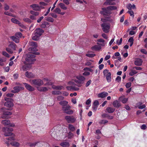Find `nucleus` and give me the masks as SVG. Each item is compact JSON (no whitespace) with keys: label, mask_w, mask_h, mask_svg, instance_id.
<instances>
[{"label":"nucleus","mask_w":147,"mask_h":147,"mask_svg":"<svg viewBox=\"0 0 147 147\" xmlns=\"http://www.w3.org/2000/svg\"><path fill=\"white\" fill-rule=\"evenodd\" d=\"M15 138L13 136L6 138L4 142L8 146L10 144L11 146H14L15 147H19L20 144L19 143L16 141L11 142L12 141H15Z\"/></svg>","instance_id":"obj_1"},{"label":"nucleus","mask_w":147,"mask_h":147,"mask_svg":"<svg viewBox=\"0 0 147 147\" xmlns=\"http://www.w3.org/2000/svg\"><path fill=\"white\" fill-rule=\"evenodd\" d=\"M44 30L40 28H38L34 31V34H33L32 39L36 40H38L39 37L42 35L44 32Z\"/></svg>","instance_id":"obj_2"},{"label":"nucleus","mask_w":147,"mask_h":147,"mask_svg":"<svg viewBox=\"0 0 147 147\" xmlns=\"http://www.w3.org/2000/svg\"><path fill=\"white\" fill-rule=\"evenodd\" d=\"M38 53H34L32 54H28L26 55V57L25 58V61H26L27 63H32V62L35 61V55H38Z\"/></svg>","instance_id":"obj_3"},{"label":"nucleus","mask_w":147,"mask_h":147,"mask_svg":"<svg viewBox=\"0 0 147 147\" xmlns=\"http://www.w3.org/2000/svg\"><path fill=\"white\" fill-rule=\"evenodd\" d=\"M117 7L115 6H110L108 7L107 8H102V11H100L101 14L104 15H106L111 14L110 11L112 10L116 9Z\"/></svg>","instance_id":"obj_4"},{"label":"nucleus","mask_w":147,"mask_h":147,"mask_svg":"<svg viewBox=\"0 0 147 147\" xmlns=\"http://www.w3.org/2000/svg\"><path fill=\"white\" fill-rule=\"evenodd\" d=\"M29 82L31 84L39 86H42L44 84L43 80L40 79L30 80Z\"/></svg>","instance_id":"obj_5"},{"label":"nucleus","mask_w":147,"mask_h":147,"mask_svg":"<svg viewBox=\"0 0 147 147\" xmlns=\"http://www.w3.org/2000/svg\"><path fill=\"white\" fill-rule=\"evenodd\" d=\"M31 63H28L26 61H24V64L20 65V70L22 71H27L31 69L32 65Z\"/></svg>","instance_id":"obj_6"},{"label":"nucleus","mask_w":147,"mask_h":147,"mask_svg":"<svg viewBox=\"0 0 147 147\" xmlns=\"http://www.w3.org/2000/svg\"><path fill=\"white\" fill-rule=\"evenodd\" d=\"M85 78L84 77L81 75H79L74 77L73 80L76 83L82 84L84 82Z\"/></svg>","instance_id":"obj_7"},{"label":"nucleus","mask_w":147,"mask_h":147,"mask_svg":"<svg viewBox=\"0 0 147 147\" xmlns=\"http://www.w3.org/2000/svg\"><path fill=\"white\" fill-rule=\"evenodd\" d=\"M4 99L6 101L4 104L5 106L9 108H10L13 106V104L12 99L6 97Z\"/></svg>","instance_id":"obj_8"},{"label":"nucleus","mask_w":147,"mask_h":147,"mask_svg":"<svg viewBox=\"0 0 147 147\" xmlns=\"http://www.w3.org/2000/svg\"><path fill=\"white\" fill-rule=\"evenodd\" d=\"M13 129H10L8 127H3L2 130L3 132L4 133V135L6 136H11L13 135V134L10 132L12 131Z\"/></svg>","instance_id":"obj_9"},{"label":"nucleus","mask_w":147,"mask_h":147,"mask_svg":"<svg viewBox=\"0 0 147 147\" xmlns=\"http://www.w3.org/2000/svg\"><path fill=\"white\" fill-rule=\"evenodd\" d=\"M65 120L69 123H73L76 121V118L73 115H67L65 117Z\"/></svg>","instance_id":"obj_10"},{"label":"nucleus","mask_w":147,"mask_h":147,"mask_svg":"<svg viewBox=\"0 0 147 147\" xmlns=\"http://www.w3.org/2000/svg\"><path fill=\"white\" fill-rule=\"evenodd\" d=\"M70 107L69 105L62 107V109L64 112L69 115H71L73 113L74 111L71 110H70Z\"/></svg>","instance_id":"obj_11"},{"label":"nucleus","mask_w":147,"mask_h":147,"mask_svg":"<svg viewBox=\"0 0 147 147\" xmlns=\"http://www.w3.org/2000/svg\"><path fill=\"white\" fill-rule=\"evenodd\" d=\"M102 29L104 32L105 33H107L109 31L110 28V24L106 23H103L102 24Z\"/></svg>","instance_id":"obj_12"},{"label":"nucleus","mask_w":147,"mask_h":147,"mask_svg":"<svg viewBox=\"0 0 147 147\" xmlns=\"http://www.w3.org/2000/svg\"><path fill=\"white\" fill-rule=\"evenodd\" d=\"M38 91L41 92H45L47 91L51 88L49 87H46L44 86H38L37 87Z\"/></svg>","instance_id":"obj_13"},{"label":"nucleus","mask_w":147,"mask_h":147,"mask_svg":"<svg viewBox=\"0 0 147 147\" xmlns=\"http://www.w3.org/2000/svg\"><path fill=\"white\" fill-rule=\"evenodd\" d=\"M66 88L67 90L78 91L80 90L79 88L73 86H67Z\"/></svg>","instance_id":"obj_14"},{"label":"nucleus","mask_w":147,"mask_h":147,"mask_svg":"<svg viewBox=\"0 0 147 147\" xmlns=\"http://www.w3.org/2000/svg\"><path fill=\"white\" fill-rule=\"evenodd\" d=\"M24 85L25 88L29 91H33L35 90V88L30 85L26 83H24Z\"/></svg>","instance_id":"obj_15"},{"label":"nucleus","mask_w":147,"mask_h":147,"mask_svg":"<svg viewBox=\"0 0 147 147\" xmlns=\"http://www.w3.org/2000/svg\"><path fill=\"white\" fill-rule=\"evenodd\" d=\"M24 75L25 76L29 78H32L35 77L34 74L28 71L26 72Z\"/></svg>","instance_id":"obj_16"},{"label":"nucleus","mask_w":147,"mask_h":147,"mask_svg":"<svg viewBox=\"0 0 147 147\" xmlns=\"http://www.w3.org/2000/svg\"><path fill=\"white\" fill-rule=\"evenodd\" d=\"M13 89L14 90L11 91L13 93H18L21 90L24 89V88L21 86H16L14 87Z\"/></svg>","instance_id":"obj_17"},{"label":"nucleus","mask_w":147,"mask_h":147,"mask_svg":"<svg viewBox=\"0 0 147 147\" xmlns=\"http://www.w3.org/2000/svg\"><path fill=\"white\" fill-rule=\"evenodd\" d=\"M11 114V112L9 111L5 112L2 116L1 118L3 119L8 118V116L10 115Z\"/></svg>","instance_id":"obj_18"},{"label":"nucleus","mask_w":147,"mask_h":147,"mask_svg":"<svg viewBox=\"0 0 147 147\" xmlns=\"http://www.w3.org/2000/svg\"><path fill=\"white\" fill-rule=\"evenodd\" d=\"M107 92H105L99 93L98 95V98H104L108 95Z\"/></svg>","instance_id":"obj_19"},{"label":"nucleus","mask_w":147,"mask_h":147,"mask_svg":"<svg viewBox=\"0 0 147 147\" xmlns=\"http://www.w3.org/2000/svg\"><path fill=\"white\" fill-rule=\"evenodd\" d=\"M142 60L139 58L136 59L135 60L134 62L135 65H136L140 66L142 64Z\"/></svg>","instance_id":"obj_20"},{"label":"nucleus","mask_w":147,"mask_h":147,"mask_svg":"<svg viewBox=\"0 0 147 147\" xmlns=\"http://www.w3.org/2000/svg\"><path fill=\"white\" fill-rule=\"evenodd\" d=\"M127 7L129 11H131L132 9H136V6L134 4L132 5L130 3L128 4L127 5Z\"/></svg>","instance_id":"obj_21"},{"label":"nucleus","mask_w":147,"mask_h":147,"mask_svg":"<svg viewBox=\"0 0 147 147\" xmlns=\"http://www.w3.org/2000/svg\"><path fill=\"white\" fill-rule=\"evenodd\" d=\"M30 7L35 11H40V7L38 5L33 4L31 5Z\"/></svg>","instance_id":"obj_22"},{"label":"nucleus","mask_w":147,"mask_h":147,"mask_svg":"<svg viewBox=\"0 0 147 147\" xmlns=\"http://www.w3.org/2000/svg\"><path fill=\"white\" fill-rule=\"evenodd\" d=\"M101 49V46L100 45H95L92 46L91 47V49L94 51H99Z\"/></svg>","instance_id":"obj_23"},{"label":"nucleus","mask_w":147,"mask_h":147,"mask_svg":"<svg viewBox=\"0 0 147 147\" xmlns=\"http://www.w3.org/2000/svg\"><path fill=\"white\" fill-rule=\"evenodd\" d=\"M103 73L105 77H110L111 76V74L109 72L107 69H105L103 71Z\"/></svg>","instance_id":"obj_24"},{"label":"nucleus","mask_w":147,"mask_h":147,"mask_svg":"<svg viewBox=\"0 0 147 147\" xmlns=\"http://www.w3.org/2000/svg\"><path fill=\"white\" fill-rule=\"evenodd\" d=\"M1 123L5 126L8 125L10 124V121L8 119L3 120L1 121Z\"/></svg>","instance_id":"obj_25"},{"label":"nucleus","mask_w":147,"mask_h":147,"mask_svg":"<svg viewBox=\"0 0 147 147\" xmlns=\"http://www.w3.org/2000/svg\"><path fill=\"white\" fill-rule=\"evenodd\" d=\"M113 105L115 107H119L121 106L120 102L117 100H115L113 102Z\"/></svg>","instance_id":"obj_26"},{"label":"nucleus","mask_w":147,"mask_h":147,"mask_svg":"<svg viewBox=\"0 0 147 147\" xmlns=\"http://www.w3.org/2000/svg\"><path fill=\"white\" fill-rule=\"evenodd\" d=\"M11 39L16 43H18L20 42V38L15 36H11Z\"/></svg>","instance_id":"obj_27"},{"label":"nucleus","mask_w":147,"mask_h":147,"mask_svg":"<svg viewBox=\"0 0 147 147\" xmlns=\"http://www.w3.org/2000/svg\"><path fill=\"white\" fill-rule=\"evenodd\" d=\"M60 145L63 147H69V143L67 142H63L60 143Z\"/></svg>","instance_id":"obj_28"},{"label":"nucleus","mask_w":147,"mask_h":147,"mask_svg":"<svg viewBox=\"0 0 147 147\" xmlns=\"http://www.w3.org/2000/svg\"><path fill=\"white\" fill-rule=\"evenodd\" d=\"M49 26V23L47 22H42L41 25H40V27L42 28H45L47 26Z\"/></svg>","instance_id":"obj_29"},{"label":"nucleus","mask_w":147,"mask_h":147,"mask_svg":"<svg viewBox=\"0 0 147 147\" xmlns=\"http://www.w3.org/2000/svg\"><path fill=\"white\" fill-rule=\"evenodd\" d=\"M40 144V142H35L33 143H28V145L29 146L32 147L33 146H35L37 145Z\"/></svg>","instance_id":"obj_30"},{"label":"nucleus","mask_w":147,"mask_h":147,"mask_svg":"<svg viewBox=\"0 0 147 147\" xmlns=\"http://www.w3.org/2000/svg\"><path fill=\"white\" fill-rule=\"evenodd\" d=\"M9 47L13 51H15L16 50V44L13 43H11L9 44Z\"/></svg>","instance_id":"obj_31"},{"label":"nucleus","mask_w":147,"mask_h":147,"mask_svg":"<svg viewBox=\"0 0 147 147\" xmlns=\"http://www.w3.org/2000/svg\"><path fill=\"white\" fill-rule=\"evenodd\" d=\"M28 44L29 46H30L31 47H37V44L36 43V42H29Z\"/></svg>","instance_id":"obj_32"},{"label":"nucleus","mask_w":147,"mask_h":147,"mask_svg":"<svg viewBox=\"0 0 147 147\" xmlns=\"http://www.w3.org/2000/svg\"><path fill=\"white\" fill-rule=\"evenodd\" d=\"M52 88L54 89L58 90H61L62 89L63 87L62 86H52Z\"/></svg>","instance_id":"obj_33"},{"label":"nucleus","mask_w":147,"mask_h":147,"mask_svg":"<svg viewBox=\"0 0 147 147\" xmlns=\"http://www.w3.org/2000/svg\"><path fill=\"white\" fill-rule=\"evenodd\" d=\"M54 12L57 13L58 14H60L61 15H63L65 14L64 12H61V10L59 8H56L55 9L54 11Z\"/></svg>","instance_id":"obj_34"},{"label":"nucleus","mask_w":147,"mask_h":147,"mask_svg":"<svg viewBox=\"0 0 147 147\" xmlns=\"http://www.w3.org/2000/svg\"><path fill=\"white\" fill-rule=\"evenodd\" d=\"M106 110L107 112L109 113H111L114 112L115 109L114 108L108 107L107 108Z\"/></svg>","instance_id":"obj_35"},{"label":"nucleus","mask_w":147,"mask_h":147,"mask_svg":"<svg viewBox=\"0 0 147 147\" xmlns=\"http://www.w3.org/2000/svg\"><path fill=\"white\" fill-rule=\"evenodd\" d=\"M119 99L123 103H126L127 101V98H125L123 97H120L119 98Z\"/></svg>","instance_id":"obj_36"},{"label":"nucleus","mask_w":147,"mask_h":147,"mask_svg":"<svg viewBox=\"0 0 147 147\" xmlns=\"http://www.w3.org/2000/svg\"><path fill=\"white\" fill-rule=\"evenodd\" d=\"M59 104L61 105L62 106V107L67 106L68 105V102L66 100H62L59 102Z\"/></svg>","instance_id":"obj_37"},{"label":"nucleus","mask_w":147,"mask_h":147,"mask_svg":"<svg viewBox=\"0 0 147 147\" xmlns=\"http://www.w3.org/2000/svg\"><path fill=\"white\" fill-rule=\"evenodd\" d=\"M52 94H53L58 95L61 94H62V92L59 91L54 90L52 91Z\"/></svg>","instance_id":"obj_38"},{"label":"nucleus","mask_w":147,"mask_h":147,"mask_svg":"<svg viewBox=\"0 0 147 147\" xmlns=\"http://www.w3.org/2000/svg\"><path fill=\"white\" fill-rule=\"evenodd\" d=\"M137 72L136 70L132 69L130 70V72L129 73V75L131 76H132L134 75L137 74Z\"/></svg>","instance_id":"obj_39"},{"label":"nucleus","mask_w":147,"mask_h":147,"mask_svg":"<svg viewBox=\"0 0 147 147\" xmlns=\"http://www.w3.org/2000/svg\"><path fill=\"white\" fill-rule=\"evenodd\" d=\"M69 128L70 131H73L75 129V127L73 125L69 124Z\"/></svg>","instance_id":"obj_40"},{"label":"nucleus","mask_w":147,"mask_h":147,"mask_svg":"<svg viewBox=\"0 0 147 147\" xmlns=\"http://www.w3.org/2000/svg\"><path fill=\"white\" fill-rule=\"evenodd\" d=\"M37 47H31L29 48L28 50L30 51H37Z\"/></svg>","instance_id":"obj_41"},{"label":"nucleus","mask_w":147,"mask_h":147,"mask_svg":"<svg viewBox=\"0 0 147 147\" xmlns=\"http://www.w3.org/2000/svg\"><path fill=\"white\" fill-rule=\"evenodd\" d=\"M134 39L132 37L130 38L129 40H128V42H129L130 43V47H131L132 45L134 43Z\"/></svg>","instance_id":"obj_42"},{"label":"nucleus","mask_w":147,"mask_h":147,"mask_svg":"<svg viewBox=\"0 0 147 147\" xmlns=\"http://www.w3.org/2000/svg\"><path fill=\"white\" fill-rule=\"evenodd\" d=\"M45 18L47 21L49 22H53L54 21L53 19L51 17H46Z\"/></svg>","instance_id":"obj_43"},{"label":"nucleus","mask_w":147,"mask_h":147,"mask_svg":"<svg viewBox=\"0 0 147 147\" xmlns=\"http://www.w3.org/2000/svg\"><path fill=\"white\" fill-rule=\"evenodd\" d=\"M59 5L61 8L63 9L66 10L67 9V7L65 6V5L63 3H60L59 4Z\"/></svg>","instance_id":"obj_44"},{"label":"nucleus","mask_w":147,"mask_h":147,"mask_svg":"<svg viewBox=\"0 0 147 147\" xmlns=\"http://www.w3.org/2000/svg\"><path fill=\"white\" fill-rule=\"evenodd\" d=\"M11 22H12L13 23L17 24L20 22L18 20L16 19L15 18H11Z\"/></svg>","instance_id":"obj_45"},{"label":"nucleus","mask_w":147,"mask_h":147,"mask_svg":"<svg viewBox=\"0 0 147 147\" xmlns=\"http://www.w3.org/2000/svg\"><path fill=\"white\" fill-rule=\"evenodd\" d=\"M14 36L17 37L18 38H20L22 37V34L20 32H18L16 33L15 36Z\"/></svg>","instance_id":"obj_46"},{"label":"nucleus","mask_w":147,"mask_h":147,"mask_svg":"<svg viewBox=\"0 0 147 147\" xmlns=\"http://www.w3.org/2000/svg\"><path fill=\"white\" fill-rule=\"evenodd\" d=\"M30 13L31 14L35 16H37L39 14V13L38 12H36L32 10H31L30 11Z\"/></svg>","instance_id":"obj_47"},{"label":"nucleus","mask_w":147,"mask_h":147,"mask_svg":"<svg viewBox=\"0 0 147 147\" xmlns=\"http://www.w3.org/2000/svg\"><path fill=\"white\" fill-rule=\"evenodd\" d=\"M115 0H107V2L108 4L109 5H114L115 4V3L114 2H111V1H115Z\"/></svg>","instance_id":"obj_48"},{"label":"nucleus","mask_w":147,"mask_h":147,"mask_svg":"<svg viewBox=\"0 0 147 147\" xmlns=\"http://www.w3.org/2000/svg\"><path fill=\"white\" fill-rule=\"evenodd\" d=\"M23 20L25 22L29 23H31L32 22L31 20L29 18H24V19H23Z\"/></svg>","instance_id":"obj_49"},{"label":"nucleus","mask_w":147,"mask_h":147,"mask_svg":"<svg viewBox=\"0 0 147 147\" xmlns=\"http://www.w3.org/2000/svg\"><path fill=\"white\" fill-rule=\"evenodd\" d=\"M83 70L85 71H88L91 72H92L93 71V70L87 67H85L84 69H83Z\"/></svg>","instance_id":"obj_50"},{"label":"nucleus","mask_w":147,"mask_h":147,"mask_svg":"<svg viewBox=\"0 0 147 147\" xmlns=\"http://www.w3.org/2000/svg\"><path fill=\"white\" fill-rule=\"evenodd\" d=\"M128 13H129L130 15V16L134 17V12L132 10H129L127 12Z\"/></svg>","instance_id":"obj_51"},{"label":"nucleus","mask_w":147,"mask_h":147,"mask_svg":"<svg viewBox=\"0 0 147 147\" xmlns=\"http://www.w3.org/2000/svg\"><path fill=\"white\" fill-rule=\"evenodd\" d=\"M4 14H5L6 15H8L9 16H13V17H15V16L13 15L12 14H11V13H10L8 11L5 12H4Z\"/></svg>","instance_id":"obj_52"},{"label":"nucleus","mask_w":147,"mask_h":147,"mask_svg":"<svg viewBox=\"0 0 147 147\" xmlns=\"http://www.w3.org/2000/svg\"><path fill=\"white\" fill-rule=\"evenodd\" d=\"M122 42V38H121L120 40H116V44H118V45H120Z\"/></svg>","instance_id":"obj_53"},{"label":"nucleus","mask_w":147,"mask_h":147,"mask_svg":"<svg viewBox=\"0 0 147 147\" xmlns=\"http://www.w3.org/2000/svg\"><path fill=\"white\" fill-rule=\"evenodd\" d=\"M108 122V121L107 120L102 119L100 120L99 123L100 124H106Z\"/></svg>","instance_id":"obj_54"},{"label":"nucleus","mask_w":147,"mask_h":147,"mask_svg":"<svg viewBox=\"0 0 147 147\" xmlns=\"http://www.w3.org/2000/svg\"><path fill=\"white\" fill-rule=\"evenodd\" d=\"M6 50L10 54H12L13 53V50L12 49H11L10 48H7L6 49Z\"/></svg>","instance_id":"obj_55"},{"label":"nucleus","mask_w":147,"mask_h":147,"mask_svg":"<svg viewBox=\"0 0 147 147\" xmlns=\"http://www.w3.org/2000/svg\"><path fill=\"white\" fill-rule=\"evenodd\" d=\"M67 84L73 86L75 85L76 84L75 82L72 81H69L68 82Z\"/></svg>","instance_id":"obj_56"},{"label":"nucleus","mask_w":147,"mask_h":147,"mask_svg":"<svg viewBox=\"0 0 147 147\" xmlns=\"http://www.w3.org/2000/svg\"><path fill=\"white\" fill-rule=\"evenodd\" d=\"M2 55H4L6 57H9V55L8 53L5 51H3L2 53Z\"/></svg>","instance_id":"obj_57"},{"label":"nucleus","mask_w":147,"mask_h":147,"mask_svg":"<svg viewBox=\"0 0 147 147\" xmlns=\"http://www.w3.org/2000/svg\"><path fill=\"white\" fill-rule=\"evenodd\" d=\"M91 102V98H89L87 100L86 102V104L87 105H90Z\"/></svg>","instance_id":"obj_58"},{"label":"nucleus","mask_w":147,"mask_h":147,"mask_svg":"<svg viewBox=\"0 0 147 147\" xmlns=\"http://www.w3.org/2000/svg\"><path fill=\"white\" fill-rule=\"evenodd\" d=\"M99 105V102L97 100H96L94 101L93 103V105L94 106H97Z\"/></svg>","instance_id":"obj_59"},{"label":"nucleus","mask_w":147,"mask_h":147,"mask_svg":"<svg viewBox=\"0 0 147 147\" xmlns=\"http://www.w3.org/2000/svg\"><path fill=\"white\" fill-rule=\"evenodd\" d=\"M57 98L59 100H62L64 99V97L61 96H59L57 97Z\"/></svg>","instance_id":"obj_60"},{"label":"nucleus","mask_w":147,"mask_h":147,"mask_svg":"<svg viewBox=\"0 0 147 147\" xmlns=\"http://www.w3.org/2000/svg\"><path fill=\"white\" fill-rule=\"evenodd\" d=\"M140 51L142 53L144 54L145 55H147V51L145 49H141Z\"/></svg>","instance_id":"obj_61"},{"label":"nucleus","mask_w":147,"mask_h":147,"mask_svg":"<svg viewBox=\"0 0 147 147\" xmlns=\"http://www.w3.org/2000/svg\"><path fill=\"white\" fill-rule=\"evenodd\" d=\"M90 74V72L88 71H85L83 73V75L85 76H88Z\"/></svg>","instance_id":"obj_62"},{"label":"nucleus","mask_w":147,"mask_h":147,"mask_svg":"<svg viewBox=\"0 0 147 147\" xmlns=\"http://www.w3.org/2000/svg\"><path fill=\"white\" fill-rule=\"evenodd\" d=\"M131 85V83L130 82L127 83L125 84V87L127 88H129Z\"/></svg>","instance_id":"obj_63"},{"label":"nucleus","mask_w":147,"mask_h":147,"mask_svg":"<svg viewBox=\"0 0 147 147\" xmlns=\"http://www.w3.org/2000/svg\"><path fill=\"white\" fill-rule=\"evenodd\" d=\"M121 78L120 76H118L117 77L116 79V81L118 82H119L121 81Z\"/></svg>","instance_id":"obj_64"}]
</instances>
